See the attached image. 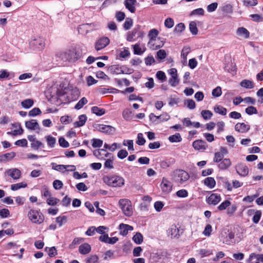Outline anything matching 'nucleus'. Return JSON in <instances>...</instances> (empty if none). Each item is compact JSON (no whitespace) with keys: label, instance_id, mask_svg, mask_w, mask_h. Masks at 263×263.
<instances>
[{"label":"nucleus","instance_id":"1","mask_svg":"<svg viewBox=\"0 0 263 263\" xmlns=\"http://www.w3.org/2000/svg\"><path fill=\"white\" fill-rule=\"evenodd\" d=\"M82 50L77 47L71 48L59 53V57L63 61L75 63L82 57Z\"/></svg>","mask_w":263,"mask_h":263},{"label":"nucleus","instance_id":"2","mask_svg":"<svg viewBox=\"0 0 263 263\" xmlns=\"http://www.w3.org/2000/svg\"><path fill=\"white\" fill-rule=\"evenodd\" d=\"M103 182L107 185L114 187H121L124 184V179L119 175H106L103 177Z\"/></svg>","mask_w":263,"mask_h":263},{"label":"nucleus","instance_id":"3","mask_svg":"<svg viewBox=\"0 0 263 263\" xmlns=\"http://www.w3.org/2000/svg\"><path fill=\"white\" fill-rule=\"evenodd\" d=\"M219 238L223 243L230 244V241L234 238V233L229 227L227 226L220 230Z\"/></svg>","mask_w":263,"mask_h":263},{"label":"nucleus","instance_id":"4","mask_svg":"<svg viewBox=\"0 0 263 263\" xmlns=\"http://www.w3.org/2000/svg\"><path fill=\"white\" fill-rule=\"evenodd\" d=\"M144 35V31L141 29V26L136 25L132 31H128L126 34V40L128 42L136 41V37L142 38Z\"/></svg>","mask_w":263,"mask_h":263},{"label":"nucleus","instance_id":"5","mask_svg":"<svg viewBox=\"0 0 263 263\" xmlns=\"http://www.w3.org/2000/svg\"><path fill=\"white\" fill-rule=\"evenodd\" d=\"M190 178L189 174L182 170H176L174 172V179L177 182L182 184Z\"/></svg>","mask_w":263,"mask_h":263},{"label":"nucleus","instance_id":"6","mask_svg":"<svg viewBox=\"0 0 263 263\" xmlns=\"http://www.w3.org/2000/svg\"><path fill=\"white\" fill-rule=\"evenodd\" d=\"M120 208L123 214H128L133 212V208L131 201L128 199H121L119 201Z\"/></svg>","mask_w":263,"mask_h":263},{"label":"nucleus","instance_id":"7","mask_svg":"<svg viewBox=\"0 0 263 263\" xmlns=\"http://www.w3.org/2000/svg\"><path fill=\"white\" fill-rule=\"evenodd\" d=\"M149 118L153 123L158 124L161 121H168L170 119V116L167 113L163 114L158 116H156L153 113H151L149 115Z\"/></svg>","mask_w":263,"mask_h":263},{"label":"nucleus","instance_id":"8","mask_svg":"<svg viewBox=\"0 0 263 263\" xmlns=\"http://www.w3.org/2000/svg\"><path fill=\"white\" fill-rule=\"evenodd\" d=\"M235 168L237 173L241 177H246L249 174V168L245 163H238L236 165Z\"/></svg>","mask_w":263,"mask_h":263},{"label":"nucleus","instance_id":"9","mask_svg":"<svg viewBox=\"0 0 263 263\" xmlns=\"http://www.w3.org/2000/svg\"><path fill=\"white\" fill-rule=\"evenodd\" d=\"M96 129L101 133L108 135H112L116 131V128L111 125H107L101 124H98L97 125Z\"/></svg>","mask_w":263,"mask_h":263},{"label":"nucleus","instance_id":"10","mask_svg":"<svg viewBox=\"0 0 263 263\" xmlns=\"http://www.w3.org/2000/svg\"><path fill=\"white\" fill-rule=\"evenodd\" d=\"M110 43V40L107 37H102L99 39L95 44V49L99 51L106 47Z\"/></svg>","mask_w":263,"mask_h":263},{"label":"nucleus","instance_id":"11","mask_svg":"<svg viewBox=\"0 0 263 263\" xmlns=\"http://www.w3.org/2000/svg\"><path fill=\"white\" fill-rule=\"evenodd\" d=\"M160 185L161 190L163 193H169L172 190V183L164 177L162 178Z\"/></svg>","mask_w":263,"mask_h":263},{"label":"nucleus","instance_id":"12","mask_svg":"<svg viewBox=\"0 0 263 263\" xmlns=\"http://www.w3.org/2000/svg\"><path fill=\"white\" fill-rule=\"evenodd\" d=\"M192 146L195 150L204 151L208 147L206 142L202 140H196L192 143Z\"/></svg>","mask_w":263,"mask_h":263},{"label":"nucleus","instance_id":"13","mask_svg":"<svg viewBox=\"0 0 263 263\" xmlns=\"http://www.w3.org/2000/svg\"><path fill=\"white\" fill-rule=\"evenodd\" d=\"M136 3V0H124V5L125 8L132 13L136 12V9L135 6Z\"/></svg>","mask_w":263,"mask_h":263},{"label":"nucleus","instance_id":"14","mask_svg":"<svg viewBox=\"0 0 263 263\" xmlns=\"http://www.w3.org/2000/svg\"><path fill=\"white\" fill-rule=\"evenodd\" d=\"M31 45L39 50H42L45 46V42L44 39L39 37L34 39L31 42Z\"/></svg>","mask_w":263,"mask_h":263},{"label":"nucleus","instance_id":"15","mask_svg":"<svg viewBox=\"0 0 263 263\" xmlns=\"http://www.w3.org/2000/svg\"><path fill=\"white\" fill-rule=\"evenodd\" d=\"M52 168L58 171H62L64 169H66L68 167H71V169H69L68 171H74L76 169V166L72 165H65L62 164H57L55 163H51Z\"/></svg>","mask_w":263,"mask_h":263},{"label":"nucleus","instance_id":"16","mask_svg":"<svg viewBox=\"0 0 263 263\" xmlns=\"http://www.w3.org/2000/svg\"><path fill=\"white\" fill-rule=\"evenodd\" d=\"M250 129V126L245 123H237L235 126V130L239 133H246L248 132Z\"/></svg>","mask_w":263,"mask_h":263},{"label":"nucleus","instance_id":"17","mask_svg":"<svg viewBox=\"0 0 263 263\" xmlns=\"http://www.w3.org/2000/svg\"><path fill=\"white\" fill-rule=\"evenodd\" d=\"M25 126L30 130L40 129V126L36 120L32 119L25 122Z\"/></svg>","mask_w":263,"mask_h":263},{"label":"nucleus","instance_id":"18","mask_svg":"<svg viewBox=\"0 0 263 263\" xmlns=\"http://www.w3.org/2000/svg\"><path fill=\"white\" fill-rule=\"evenodd\" d=\"M7 174L15 180L19 179L21 175V171L17 168L9 169L7 170Z\"/></svg>","mask_w":263,"mask_h":263},{"label":"nucleus","instance_id":"19","mask_svg":"<svg viewBox=\"0 0 263 263\" xmlns=\"http://www.w3.org/2000/svg\"><path fill=\"white\" fill-rule=\"evenodd\" d=\"M220 195L218 194H212L208 197L207 201L209 204L216 205L220 201Z\"/></svg>","mask_w":263,"mask_h":263},{"label":"nucleus","instance_id":"20","mask_svg":"<svg viewBox=\"0 0 263 263\" xmlns=\"http://www.w3.org/2000/svg\"><path fill=\"white\" fill-rule=\"evenodd\" d=\"M120 234L122 236L127 234L128 231H132L133 227L128 224L121 223L119 225Z\"/></svg>","mask_w":263,"mask_h":263},{"label":"nucleus","instance_id":"21","mask_svg":"<svg viewBox=\"0 0 263 263\" xmlns=\"http://www.w3.org/2000/svg\"><path fill=\"white\" fill-rule=\"evenodd\" d=\"M175 163V159L173 158H170L166 160H163L160 162V167L163 169H166Z\"/></svg>","mask_w":263,"mask_h":263},{"label":"nucleus","instance_id":"22","mask_svg":"<svg viewBox=\"0 0 263 263\" xmlns=\"http://www.w3.org/2000/svg\"><path fill=\"white\" fill-rule=\"evenodd\" d=\"M231 165V161L229 158H224L219 163L218 166L221 170H226L228 169Z\"/></svg>","mask_w":263,"mask_h":263},{"label":"nucleus","instance_id":"23","mask_svg":"<svg viewBox=\"0 0 263 263\" xmlns=\"http://www.w3.org/2000/svg\"><path fill=\"white\" fill-rule=\"evenodd\" d=\"M87 117L85 115H81L79 116V121H76L74 123V127H79L83 126L84 125H85L86 121H87Z\"/></svg>","mask_w":263,"mask_h":263},{"label":"nucleus","instance_id":"24","mask_svg":"<svg viewBox=\"0 0 263 263\" xmlns=\"http://www.w3.org/2000/svg\"><path fill=\"white\" fill-rule=\"evenodd\" d=\"M29 218L34 223H41L44 219V215H28Z\"/></svg>","mask_w":263,"mask_h":263},{"label":"nucleus","instance_id":"25","mask_svg":"<svg viewBox=\"0 0 263 263\" xmlns=\"http://www.w3.org/2000/svg\"><path fill=\"white\" fill-rule=\"evenodd\" d=\"M79 251L82 254H87L90 252L91 247L89 244L84 243L79 247Z\"/></svg>","mask_w":263,"mask_h":263},{"label":"nucleus","instance_id":"26","mask_svg":"<svg viewBox=\"0 0 263 263\" xmlns=\"http://www.w3.org/2000/svg\"><path fill=\"white\" fill-rule=\"evenodd\" d=\"M237 34L243 36L245 39H248L250 36V32L244 27H239L236 31Z\"/></svg>","mask_w":263,"mask_h":263},{"label":"nucleus","instance_id":"27","mask_svg":"<svg viewBox=\"0 0 263 263\" xmlns=\"http://www.w3.org/2000/svg\"><path fill=\"white\" fill-rule=\"evenodd\" d=\"M121 66L119 65H113L108 68V70L111 74H121Z\"/></svg>","mask_w":263,"mask_h":263},{"label":"nucleus","instance_id":"28","mask_svg":"<svg viewBox=\"0 0 263 263\" xmlns=\"http://www.w3.org/2000/svg\"><path fill=\"white\" fill-rule=\"evenodd\" d=\"M204 184L210 189H213L216 185V181L214 178L209 177L204 179Z\"/></svg>","mask_w":263,"mask_h":263},{"label":"nucleus","instance_id":"29","mask_svg":"<svg viewBox=\"0 0 263 263\" xmlns=\"http://www.w3.org/2000/svg\"><path fill=\"white\" fill-rule=\"evenodd\" d=\"M93 114L98 116H101L105 114V109L104 108L98 107V106H93L91 108Z\"/></svg>","mask_w":263,"mask_h":263},{"label":"nucleus","instance_id":"30","mask_svg":"<svg viewBox=\"0 0 263 263\" xmlns=\"http://www.w3.org/2000/svg\"><path fill=\"white\" fill-rule=\"evenodd\" d=\"M240 85L241 87L247 89L253 88L254 87L253 82L252 81L249 80H242L240 82Z\"/></svg>","mask_w":263,"mask_h":263},{"label":"nucleus","instance_id":"31","mask_svg":"<svg viewBox=\"0 0 263 263\" xmlns=\"http://www.w3.org/2000/svg\"><path fill=\"white\" fill-rule=\"evenodd\" d=\"M47 145L49 147L52 148L55 146L56 143V139L51 135H48L45 137Z\"/></svg>","mask_w":263,"mask_h":263},{"label":"nucleus","instance_id":"32","mask_svg":"<svg viewBox=\"0 0 263 263\" xmlns=\"http://www.w3.org/2000/svg\"><path fill=\"white\" fill-rule=\"evenodd\" d=\"M30 146L33 149L37 151L39 148H44L45 145L42 142L36 140L33 143H31Z\"/></svg>","mask_w":263,"mask_h":263},{"label":"nucleus","instance_id":"33","mask_svg":"<svg viewBox=\"0 0 263 263\" xmlns=\"http://www.w3.org/2000/svg\"><path fill=\"white\" fill-rule=\"evenodd\" d=\"M104 153H106V149L101 148L93 151V154L96 158L98 159H105L103 157Z\"/></svg>","mask_w":263,"mask_h":263},{"label":"nucleus","instance_id":"34","mask_svg":"<svg viewBox=\"0 0 263 263\" xmlns=\"http://www.w3.org/2000/svg\"><path fill=\"white\" fill-rule=\"evenodd\" d=\"M34 101L32 99H25L21 102V105L25 108H29L33 105Z\"/></svg>","mask_w":263,"mask_h":263},{"label":"nucleus","instance_id":"35","mask_svg":"<svg viewBox=\"0 0 263 263\" xmlns=\"http://www.w3.org/2000/svg\"><path fill=\"white\" fill-rule=\"evenodd\" d=\"M189 29L193 35L197 34L198 30L197 27L196 23L195 21H192L190 23Z\"/></svg>","mask_w":263,"mask_h":263},{"label":"nucleus","instance_id":"36","mask_svg":"<svg viewBox=\"0 0 263 263\" xmlns=\"http://www.w3.org/2000/svg\"><path fill=\"white\" fill-rule=\"evenodd\" d=\"M245 232V230L238 226L234 228V232H233L234 235L236 234L239 238L242 237Z\"/></svg>","mask_w":263,"mask_h":263},{"label":"nucleus","instance_id":"37","mask_svg":"<svg viewBox=\"0 0 263 263\" xmlns=\"http://www.w3.org/2000/svg\"><path fill=\"white\" fill-rule=\"evenodd\" d=\"M168 140L171 142H179L182 140V138L179 133H176L168 137Z\"/></svg>","mask_w":263,"mask_h":263},{"label":"nucleus","instance_id":"38","mask_svg":"<svg viewBox=\"0 0 263 263\" xmlns=\"http://www.w3.org/2000/svg\"><path fill=\"white\" fill-rule=\"evenodd\" d=\"M158 34V31L156 29H151L148 33V36L150 39V43H152L153 41H156V38Z\"/></svg>","mask_w":263,"mask_h":263},{"label":"nucleus","instance_id":"39","mask_svg":"<svg viewBox=\"0 0 263 263\" xmlns=\"http://www.w3.org/2000/svg\"><path fill=\"white\" fill-rule=\"evenodd\" d=\"M87 99L85 97H83L76 104L74 108L78 110L80 109L87 103Z\"/></svg>","mask_w":263,"mask_h":263},{"label":"nucleus","instance_id":"40","mask_svg":"<svg viewBox=\"0 0 263 263\" xmlns=\"http://www.w3.org/2000/svg\"><path fill=\"white\" fill-rule=\"evenodd\" d=\"M57 223L59 227H61L63 224H65L67 221V217L65 215L59 216L56 218L55 220Z\"/></svg>","mask_w":263,"mask_h":263},{"label":"nucleus","instance_id":"41","mask_svg":"<svg viewBox=\"0 0 263 263\" xmlns=\"http://www.w3.org/2000/svg\"><path fill=\"white\" fill-rule=\"evenodd\" d=\"M214 111L220 115L224 116L227 114V109L221 106L218 105L214 108Z\"/></svg>","mask_w":263,"mask_h":263},{"label":"nucleus","instance_id":"42","mask_svg":"<svg viewBox=\"0 0 263 263\" xmlns=\"http://www.w3.org/2000/svg\"><path fill=\"white\" fill-rule=\"evenodd\" d=\"M133 240L137 244H141L143 242V236L140 233H136L133 236Z\"/></svg>","mask_w":263,"mask_h":263},{"label":"nucleus","instance_id":"43","mask_svg":"<svg viewBox=\"0 0 263 263\" xmlns=\"http://www.w3.org/2000/svg\"><path fill=\"white\" fill-rule=\"evenodd\" d=\"M132 112L128 109H125L123 111L122 116L123 118L126 121H129L132 119Z\"/></svg>","mask_w":263,"mask_h":263},{"label":"nucleus","instance_id":"44","mask_svg":"<svg viewBox=\"0 0 263 263\" xmlns=\"http://www.w3.org/2000/svg\"><path fill=\"white\" fill-rule=\"evenodd\" d=\"M27 185V183L24 182L13 184L11 185V189L12 191H16L21 188H24Z\"/></svg>","mask_w":263,"mask_h":263},{"label":"nucleus","instance_id":"45","mask_svg":"<svg viewBox=\"0 0 263 263\" xmlns=\"http://www.w3.org/2000/svg\"><path fill=\"white\" fill-rule=\"evenodd\" d=\"M213 254L212 250L208 249H200L199 251V254L201 257L209 256Z\"/></svg>","mask_w":263,"mask_h":263},{"label":"nucleus","instance_id":"46","mask_svg":"<svg viewBox=\"0 0 263 263\" xmlns=\"http://www.w3.org/2000/svg\"><path fill=\"white\" fill-rule=\"evenodd\" d=\"M42 114V111L39 108L34 107L28 112V116L30 117H35Z\"/></svg>","mask_w":263,"mask_h":263},{"label":"nucleus","instance_id":"47","mask_svg":"<svg viewBox=\"0 0 263 263\" xmlns=\"http://www.w3.org/2000/svg\"><path fill=\"white\" fill-rule=\"evenodd\" d=\"M103 145V141L99 139L93 138L92 139V146L93 148L100 147Z\"/></svg>","mask_w":263,"mask_h":263},{"label":"nucleus","instance_id":"48","mask_svg":"<svg viewBox=\"0 0 263 263\" xmlns=\"http://www.w3.org/2000/svg\"><path fill=\"white\" fill-rule=\"evenodd\" d=\"M133 21L131 18H126L124 24L123 28L125 30H127L129 29L133 26Z\"/></svg>","mask_w":263,"mask_h":263},{"label":"nucleus","instance_id":"49","mask_svg":"<svg viewBox=\"0 0 263 263\" xmlns=\"http://www.w3.org/2000/svg\"><path fill=\"white\" fill-rule=\"evenodd\" d=\"M245 112L248 115H252L253 114H257L258 113L256 107L253 106H250L246 108L245 109Z\"/></svg>","mask_w":263,"mask_h":263},{"label":"nucleus","instance_id":"50","mask_svg":"<svg viewBox=\"0 0 263 263\" xmlns=\"http://www.w3.org/2000/svg\"><path fill=\"white\" fill-rule=\"evenodd\" d=\"M166 57V53L164 50L160 49L157 52L156 58L158 60L161 61Z\"/></svg>","mask_w":263,"mask_h":263},{"label":"nucleus","instance_id":"51","mask_svg":"<svg viewBox=\"0 0 263 263\" xmlns=\"http://www.w3.org/2000/svg\"><path fill=\"white\" fill-rule=\"evenodd\" d=\"M201 114L204 120H209L211 119L213 115L212 112L209 110H202Z\"/></svg>","mask_w":263,"mask_h":263},{"label":"nucleus","instance_id":"52","mask_svg":"<svg viewBox=\"0 0 263 263\" xmlns=\"http://www.w3.org/2000/svg\"><path fill=\"white\" fill-rule=\"evenodd\" d=\"M124 146H127L128 151H134V143L132 140H124L123 142Z\"/></svg>","mask_w":263,"mask_h":263},{"label":"nucleus","instance_id":"53","mask_svg":"<svg viewBox=\"0 0 263 263\" xmlns=\"http://www.w3.org/2000/svg\"><path fill=\"white\" fill-rule=\"evenodd\" d=\"M223 155L220 152H216L214 155L213 161L216 163L220 162L223 159Z\"/></svg>","mask_w":263,"mask_h":263},{"label":"nucleus","instance_id":"54","mask_svg":"<svg viewBox=\"0 0 263 263\" xmlns=\"http://www.w3.org/2000/svg\"><path fill=\"white\" fill-rule=\"evenodd\" d=\"M156 78L161 82H164L166 80V77L165 73L162 71H158L156 73Z\"/></svg>","mask_w":263,"mask_h":263},{"label":"nucleus","instance_id":"55","mask_svg":"<svg viewBox=\"0 0 263 263\" xmlns=\"http://www.w3.org/2000/svg\"><path fill=\"white\" fill-rule=\"evenodd\" d=\"M212 231V227L210 224H208L205 226L202 233L204 236L209 237L211 235Z\"/></svg>","mask_w":263,"mask_h":263},{"label":"nucleus","instance_id":"56","mask_svg":"<svg viewBox=\"0 0 263 263\" xmlns=\"http://www.w3.org/2000/svg\"><path fill=\"white\" fill-rule=\"evenodd\" d=\"M45 251L48 252V255L50 257H52L55 256L57 254V250H56V249H55V248L54 247H51V248H45Z\"/></svg>","mask_w":263,"mask_h":263},{"label":"nucleus","instance_id":"57","mask_svg":"<svg viewBox=\"0 0 263 263\" xmlns=\"http://www.w3.org/2000/svg\"><path fill=\"white\" fill-rule=\"evenodd\" d=\"M145 63L146 66H151L155 63V60L152 55H148L144 59Z\"/></svg>","mask_w":263,"mask_h":263},{"label":"nucleus","instance_id":"58","mask_svg":"<svg viewBox=\"0 0 263 263\" xmlns=\"http://www.w3.org/2000/svg\"><path fill=\"white\" fill-rule=\"evenodd\" d=\"M179 80L178 78V76L176 77L173 76L169 80V83L173 87L177 86L179 84Z\"/></svg>","mask_w":263,"mask_h":263},{"label":"nucleus","instance_id":"59","mask_svg":"<svg viewBox=\"0 0 263 263\" xmlns=\"http://www.w3.org/2000/svg\"><path fill=\"white\" fill-rule=\"evenodd\" d=\"M15 145L21 147H27L28 145V142L26 139H22L18 140L14 143Z\"/></svg>","mask_w":263,"mask_h":263},{"label":"nucleus","instance_id":"60","mask_svg":"<svg viewBox=\"0 0 263 263\" xmlns=\"http://www.w3.org/2000/svg\"><path fill=\"white\" fill-rule=\"evenodd\" d=\"M145 143V140L142 133H139L137 135V140L136 143L139 145H143Z\"/></svg>","mask_w":263,"mask_h":263},{"label":"nucleus","instance_id":"61","mask_svg":"<svg viewBox=\"0 0 263 263\" xmlns=\"http://www.w3.org/2000/svg\"><path fill=\"white\" fill-rule=\"evenodd\" d=\"M185 104H186L187 107L190 109H193L196 107V103L192 99L186 100Z\"/></svg>","mask_w":263,"mask_h":263},{"label":"nucleus","instance_id":"62","mask_svg":"<svg viewBox=\"0 0 263 263\" xmlns=\"http://www.w3.org/2000/svg\"><path fill=\"white\" fill-rule=\"evenodd\" d=\"M121 74H131L133 72V69L127 67L125 65L121 66Z\"/></svg>","mask_w":263,"mask_h":263},{"label":"nucleus","instance_id":"63","mask_svg":"<svg viewBox=\"0 0 263 263\" xmlns=\"http://www.w3.org/2000/svg\"><path fill=\"white\" fill-rule=\"evenodd\" d=\"M83 241L84 239L83 238L76 237L74 238L72 243L69 246L71 248H74L76 245L81 243Z\"/></svg>","mask_w":263,"mask_h":263},{"label":"nucleus","instance_id":"64","mask_svg":"<svg viewBox=\"0 0 263 263\" xmlns=\"http://www.w3.org/2000/svg\"><path fill=\"white\" fill-rule=\"evenodd\" d=\"M222 91L220 86H217L212 90V95L214 97H219L221 95Z\"/></svg>","mask_w":263,"mask_h":263}]
</instances>
